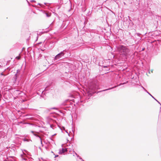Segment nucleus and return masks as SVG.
<instances>
[{
  "instance_id": "13",
  "label": "nucleus",
  "mask_w": 161,
  "mask_h": 161,
  "mask_svg": "<svg viewBox=\"0 0 161 161\" xmlns=\"http://www.w3.org/2000/svg\"><path fill=\"white\" fill-rule=\"evenodd\" d=\"M45 14H46L47 17H49L50 16V15H49L48 13H45Z\"/></svg>"
},
{
  "instance_id": "19",
  "label": "nucleus",
  "mask_w": 161,
  "mask_h": 161,
  "mask_svg": "<svg viewBox=\"0 0 161 161\" xmlns=\"http://www.w3.org/2000/svg\"><path fill=\"white\" fill-rule=\"evenodd\" d=\"M58 155H55L54 158H56L57 157H58Z\"/></svg>"
},
{
  "instance_id": "9",
  "label": "nucleus",
  "mask_w": 161,
  "mask_h": 161,
  "mask_svg": "<svg viewBox=\"0 0 161 161\" xmlns=\"http://www.w3.org/2000/svg\"><path fill=\"white\" fill-rule=\"evenodd\" d=\"M23 141H25V142H29V141H31V140H29L28 139H26V138H24L23 139Z\"/></svg>"
},
{
  "instance_id": "20",
  "label": "nucleus",
  "mask_w": 161,
  "mask_h": 161,
  "mask_svg": "<svg viewBox=\"0 0 161 161\" xmlns=\"http://www.w3.org/2000/svg\"><path fill=\"white\" fill-rule=\"evenodd\" d=\"M2 97V95L1 94H0V100H1V99Z\"/></svg>"
},
{
  "instance_id": "3",
  "label": "nucleus",
  "mask_w": 161,
  "mask_h": 161,
  "mask_svg": "<svg viewBox=\"0 0 161 161\" xmlns=\"http://www.w3.org/2000/svg\"><path fill=\"white\" fill-rule=\"evenodd\" d=\"M23 154H21L20 155V157L21 159L22 160L27 161L28 159V158L27 157L25 153L23 151Z\"/></svg>"
},
{
  "instance_id": "21",
  "label": "nucleus",
  "mask_w": 161,
  "mask_h": 161,
  "mask_svg": "<svg viewBox=\"0 0 161 161\" xmlns=\"http://www.w3.org/2000/svg\"><path fill=\"white\" fill-rule=\"evenodd\" d=\"M31 132L32 133H33V134H34V131H31Z\"/></svg>"
},
{
  "instance_id": "14",
  "label": "nucleus",
  "mask_w": 161,
  "mask_h": 161,
  "mask_svg": "<svg viewBox=\"0 0 161 161\" xmlns=\"http://www.w3.org/2000/svg\"><path fill=\"white\" fill-rule=\"evenodd\" d=\"M69 100H66L65 101V102H66V103H69Z\"/></svg>"
},
{
  "instance_id": "18",
  "label": "nucleus",
  "mask_w": 161,
  "mask_h": 161,
  "mask_svg": "<svg viewBox=\"0 0 161 161\" xmlns=\"http://www.w3.org/2000/svg\"><path fill=\"white\" fill-rule=\"evenodd\" d=\"M31 2H36V1L35 0H31Z\"/></svg>"
},
{
  "instance_id": "11",
  "label": "nucleus",
  "mask_w": 161,
  "mask_h": 161,
  "mask_svg": "<svg viewBox=\"0 0 161 161\" xmlns=\"http://www.w3.org/2000/svg\"><path fill=\"white\" fill-rule=\"evenodd\" d=\"M17 76H17V74H15L14 75V78L15 80H16V79H17Z\"/></svg>"
},
{
  "instance_id": "16",
  "label": "nucleus",
  "mask_w": 161,
  "mask_h": 161,
  "mask_svg": "<svg viewBox=\"0 0 161 161\" xmlns=\"http://www.w3.org/2000/svg\"><path fill=\"white\" fill-rule=\"evenodd\" d=\"M81 160V161H85L82 159V158L80 157L79 158Z\"/></svg>"
},
{
  "instance_id": "23",
  "label": "nucleus",
  "mask_w": 161,
  "mask_h": 161,
  "mask_svg": "<svg viewBox=\"0 0 161 161\" xmlns=\"http://www.w3.org/2000/svg\"><path fill=\"white\" fill-rule=\"evenodd\" d=\"M47 3H44V5H47Z\"/></svg>"
},
{
  "instance_id": "33",
  "label": "nucleus",
  "mask_w": 161,
  "mask_h": 161,
  "mask_svg": "<svg viewBox=\"0 0 161 161\" xmlns=\"http://www.w3.org/2000/svg\"><path fill=\"white\" fill-rule=\"evenodd\" d=\"M41 35V34H39V35Z\"/></svg>"
},
{
  "instance_id": "1",
  "label": "nucleus",
  "mask_w": 161,
  "mask_h": 161,
  "mask_svg": "<svg viewBox=\"0 0 161 161\" xmlns=\"http://www.w3.org/2000/svg\"><path fill=\"white\" fill-rule=\"evenodd\" d=\"M117 51L124 56H127L130 55V50L127 46L119 45L116 47Z\"/></svg>"
},
{
  "instance_id": "15",
  "label": "nucleus",
  "mask_w": 161,
  "mask_h": 161,
  "mask_svg": "<svg viewBox=\"0 0 161 161\" xmlns=\"http://www.w3.org/2000/svg\"><path fill=\"white\" fill-rule=\"evenodd\" d=\"M125 83H126L125 82H124V83H121L118 86H120V85H124V84H125Z\"/></svg>"
},
{
  "instance_id": "26",
  "label": "nucleus",
  "mask_w": 161,
  "mask_h": 161,
  "mask_svg": "<svg viewBox=\"0 0 161 161\" xmlns=\"http://www.w3.org/2000/svg\"><path fill=\"white\" fill-rule=\"evenodd\" d=\"M67 105V104H66V103H64V105Z\"/></svg>"
},
{
  "instance_id": "6",
  "label": "nucleus",
  "mask_w": 161,
  "mask_h": 161,
  "mask_svg": "<svg viewBox=\"0 0 161 161\" xmlns=\"http://www.w3.org/2000/svg\"><path fill=\"white\" fill-rule=\"evenodd\" d=\"M116 86H114V87H112V88H108V89H105V90H103L101 91H100L98 92H103V91H108V90H109L112 89H113V88H114V87H116Z\"/></svg>"
},
{
  "instance_id": "22",
  "label": "nucleus",
  "mask_w": 161,
  "mask_h": 161,
  "mask_svg": "<svg viewBox=\"0 0 161 161\" xmlns=\"http://www.w3.org/2000/svg\"><path fill=\"white\" fill-rule=\"evenodd\" d=\"M2 68H3V66H1V65H0V69H2Z\"/></svg>"
},
{
  "instance_id": "2",
  "label": "nucleus",
  "mask_w": 161,
  "mask_h": 161,
  "mask_svg": "<svg viewBox=\"0 0 161 161\" xmlns=\"http://www.w3.org/2000/svg\"><path fill=\"white\" fill-rule=\"evenodd\" d=\"M64 50L63 51L61 52L60 53L58 54L54 58V60H57L58 59H60L62 56H63L64 55Z\"/></svg>"
},
{
  "instance_id": "32",
  "label": "nucleus",
  "mask_w": 161,
  "mask_h": 161,
  "mask_svg": "<svg viewBox=\"0 0 161 161\" xmlns=\"http://www.w3.org/2000/svg\"><path fill=\"white\" fill-rule=\"evenodd\" d=\"M41 35V34H39V35Z\"/></svg>"
},
{
  "instance_id": "34",
  "label": "nucleus",
  "mask_w": 161,
  "mask_h": 161,
  "mask_svg": "<svg viewBox=\"0 0 161 161\" xmlns=\"http://www.w3.org/2000/svg\"><path fill=\"white\" fill-rule=\"evenodd\" d=\"M37 36H38V34H37ZM38 37V36H37V37Z\"/></svg>"
},
{
  "instance_id": "28",
  "label": "nucleus",
  "mask_w": 161,
  "mask_h": 161,
  "mask_svg": "<svg viewBox=\"0 0 161 161\" xmlns=\"http://www.w3.org/2000/svg\"><path fill=\"white\" fill-rule=\"evenodd\" d=\"M1 75H3V73H2L1 74Z\"/></svg>"
},
{
  "instance_id": "8",
  "label": "nucleus",
  "mask_w": 161,
  "mask_h": 161,
  "mask_svg": "<svg viewBox=\"0 0 161 161\" xmlns=\"http://www.w3.org/2000/svg\"><path fill=\"white\" fill-rule=\"evenodd\" d=\"M141 86L145 92H147L148 94H149V92H147V91L142 86Z\"/></svg>"
},
{
  "instance_id": "30",
  "label": "nucleus",
  "mask_w": 161,
  "mask_h": 161,
  "mask_svg": "<svg viewBox=\"0 0 161 161\" xmlns=\"http://www.w3.org/2000/svg\"><path fill=\"white\" fill-rule=\"evenodd\" d=\"M27 2L29 4V3L27 1Z\"/></svg>"
},
{
  "instance_id": "27",
  "label": "nucleus",
  "mask_w": 161,
  "mask_h": 161,
  "mask_svg": "<svg viewBox=\"0 0 161 161\" xmlns=\"http://www.w3.org/2000/svg\"><path fill=\"white\" fill-rule=\"evenodd\" d=\"M37 161H41L39 159Z\"/></svg>"
},
{
  "instance_id": "25",
  "label": "nucleus",
  "mask_w": 161,
  "mask_h": 161,
  "mask_svg": "<svg viewBox=\"0 0 161 161\" xmlns=\"http://www.w3.org/2000/svg\"><path fill=\"white\" fill-rule=\"evenodd\" d=\"M107 67V66H103V68H106V67Z\"/></svg>"
},
{
  "instance_id": "29",
  "label": "nucleus",
  "mask_w": 161,
  "mask_h": 161,
  "mask_svg": "<svg viewBox=\"0 0 161 161\" xmlns=\"http://www.w3.org/2000/svg\"><path fill=\"white\" fill-rule=\"evenodd\" d=\"M18 70H17V73H18Z\"/></svg>"
},
{
  "instance_id": "24",
  "label": "nucleus",
  "mask_w": 161,
  "mask_h": 161,
  "mask_svg": "<svg viewBox=\"0 0 161 161\" xmlns=\"http://www.w3.org/2000/svg\"><path fill=\"white\" fill-rule=\"evenodd\" d=\"M36 5H32V6L33 7H36Z\"/></svg>"
},
{
  "instance_id": "7",
  "label": "nucleus",
  "mask_w": 161,
  "mask_h": 161,
  "mask_svg": "<svg viewBox=\"0 0 161 161\" xmlns=\"http://www.w3.org/2000/svg\"><path fill=\"white\" fill-rule=\"evenodd\" d=\"M148 94L152 98H153L158 103H159L160 105H161V104H160V103L157 100H156L151 94H150L149 93V94Z\"/></svg>"
},
{
  "instance_id": "5",
  "label": "nucleus",
  "mask_w": 161,
  "mask_h": 161,
  "mask_svg": "<svg viewBox=\"0 0 161 161\" xmlns=\"http://www.w3.org/2000/svg\"><path fill=\"white\" fill-rule=\"evenodd\" d=\"M33 135L34 136H36L38 137L40 139V142H41V144L42 145V139H41V137L40 136H39V135H38L37 134H35V133H34Z\"/></svg>"
},
{
  "instance_id": "31",
  "label": "nucleus",
  "mask_w": 161,
  "mask_h": 161,
  "mask_svg": "<svg viewBox=\"0 0 161 161\" xmlns=\"http://www.w3.org/2000/svg\"><path fill=\"white\" fill-rule=\"evenodd\" d=\"M160 109H161V107L160 108Z\"/></svg>"
},
{
  "instance_id": "17",
  "label": "nucleus",
  "mask_w": 161,
  "mask_h": 161,
  "mask_svg": "<svg viewBox=\"0 0 161 161\" xmlns=\"http://www.w3.org/2000/svg\"><path fill=\"white\" fill-rule=\"evenodd\" d=\"M16 58L17 59H20V57H16Z\"/></svg>"
},
{
  "instance_id": "4",
  "label": "nucleus",
  "mask_w": 161,
  "mask_h": 161,
  "mask_svg": "<svg viewBox=\"0 0 161 161\" xmlns=\"http://www.w3.org/2000/svg\"><path fill=\"white\" fill-rule=\"evenodd\" d=\"M68 151L67 150V148H62V150H60L58 152V153L59 154H62V153H63L65 152H67Z\"/></svg>"
},
{
  "instance_id": "10",
  "label": "nucleus",
  "mask_w": 161,
  "mask_h": 161,
  "mask_svg": "<svg viewBox=\"0 0 161 161\" xmlns=\"http://www.w3.org/2000/svg\"><path fill=\"white\" fill-rule=\"evenodd\" d=\"M38 5H40L41 7H42L43 8H44L45 7L44 5L42 4H41L40 3H38Z\"/></svg>"
},
{
  "instance_id": "12",
  "label": "nucleus",
  "mask_w": 161,
  "mask_h": 161,
  "mask_svg": "<svg viewBox=\"0 0 161 161\" xmlns=\"http://www.w3.org/2000/svg\"><path fill=\"white\" fill-rule=\"evenodd\" d=\"M73 152L76 155L77 157L79 158H80V157L78 154H77L76 153H75L74 151H73Z\"/></svg>"
}]
</instances>
